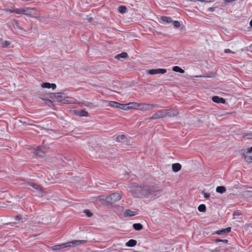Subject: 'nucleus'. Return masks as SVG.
<instances>
[{
	"instance_id": "1",
	"label": "nucleus",
	"mask_w": 252,
	"mask_h": 252,
	"mask_svg": "<svg viewBox=\"0 0 252 252\" xmlns=\"http://www.w3.org/2000/svg\"><path fill=\"white\" fill-rule=\"evenodd\" d=\"M130 191L136 196L140 195L147 197L159 196L161 195V189L159 187H152L150 188L138 186L136 183H132L130 187Z\"/></svg>"
},
{
	"instance_id": "2",
	"label": "nucleus",
	"mask_w": 252,
	"mask_h": 252,
	"mask_svg": "<svg viewBox=\"0 0 252 252\" xmlns=\"http://www.w3.org/2000/svg\"><path fill=\"white\" fill-rule=\"evenodd\" d=\"M50 97L56 102H61L63 103H70L68 100L65 99L64 94L62 93H51Z\"/></svg>"
},
{
	"instance_id": "3",
	"label": "nucleus",
	"mask_w": 252,
	"mask_h": 252,
	"mask_svg": "<svg viewBox=\"0 0 252 252\" xmlns=\"http://www.w3.org/2000/svg\"><path fill=\"white\" fill-rule=\"evenodd\" d=\"M121 195L117 192L113 193L106 197V201L109 203H113L121 200Z\"/></svg>"
},
{
	"instance_id": "4",
	"label": "nucleus",
	"mask_w": 252,
	"mask_h": 252,
	"mask_svg": "<svg viewBox=\"0 0 252 252\" xmlns=\"http://www.w3.org/2000/svg\"><path fill=\"white\" fill-rule=\"evenodd\" d=\"M29 185L32 187V190L35 192V195L36 196H43L44 195L43 192L42 191V188L41 187L34 183H30L29 184Z\"/></svg>"
},
{
	"instance_id": "5",
	"label": "nucleus",
	"mask_w": 252,
	"mask_h": 252,
	"mask_svg": "<svg viewBox=\"0 0 252 252\" xmlns=\"http://www.w3.org/2000/svg\"><path fill=\"white\" fill-rule=\"evenodd\" d=\"M242 151L246 161L248 163L252 162V156L249 155L252 152V146L250 148L243 149Z\"/></svg>"
},
{
	"instance_id": "6",
	"label": "nucleus",
	"mask_w": 252,
	"mask_h": 252,
	"mask_svg": "<svg viewBox=\"0 0 252 252\" xmlns=\"http://www.w3.org/2000/svg\"><path fill=\"white\" fill-rule=\"evenodd\" d=\"M87 243L86 240H73L67 242L68 247L73 248L78 246L84 245Z\"/></svg>"
},
{
	"instance_id": "7",
	"label": "nucleus",
	"mask_w": 252,
	"mask_h": 252,
	"mask_svg": "<svg viewBox=\"0 0 252 252\" xmlns=\"http://www.w3.org/2000/svg\"><path fill=\"white\" fill-rule=\"evenodd\" d=\"M155 106H156V105L155 104L148 103H138V107L137 109L141 111L148 110Z\"/></svg>"
},
{
	"instance_id": "8",
	"label": "nucleus",
	"mask_w": 252,
	"mask_h": 252,
	"mask_svg": "<svg viewBox=\"0 0 252 252\" xmlns=\"http://www.w3.org/2000/svg\"><path fill=\"white\" fill-rule=\"evenodd\" d=\"M164 118L163 110H158L151 117L149 118V120L158 119Z\"/></svg>"
},
{
	"instance_id": "9",
	"label": "nucleus",
	"mask_w": 252,
	"mask_h": 252,
	"mask_svg": "<svg viewBox=\"0 0 252 252\" xmlns=\"http://www.w3.org/2000/svg\"><path fill=\"white\" fill-rule=\"evenodd\" d=\"M166 72V69L164 68L152 69L149 70V74L154 75L156 74H164Z\"/></svg>"
},
{
	"instance_id": "10",
	"label": "nucleus",
	"mask_w": 252,
	"mask_h": 252,
	"mask_svg": "<svg viewBox=\"0 0 252 252\" xmlns=\"http://www.w3.org/2000/svg\"><path fill=\"white\" fill-rule=\"evenodd\" d=\"M212 100L213 102L217 103H222L224 104L225 102V99L222 97H220L218 96H213L212 98Z\"/></svg>"
},
{
	"instance_id": "11",
	"label": "nucleus",
	"mask_w": 252,
	"mask_h": 252,
	"mask_svg": "<svg viewBox=\"0 0 252 252\" xmlns=\"http://www.w3.org/2000/svg\"><path fill=\"white\" fill-rule=\"evenodd\" d=\"M76 115L79 117H87L88 116V113L87 111L84 110H77L74 112Z\"/></svg>"
},
{
	"instance_id": "12",
	"label": "nucleus",
	"mask_w": 252,
	"mask_h": 252,
	"mask_svg": "<svg viewBox=\"0 0 252 252\" xmlns=\"http://www.w3.org/2000/svg\"><path fill=\"white\" fill-rule=\"evenodd\" d=\"M138 213L136 211H133L130 209H126L124 213V216L125 217H132L137 215Z\"/></svg>"
},
{
	"instance_id": "13",
	"label": "nucleus",
	"mask_w": 252,
	"mask_h": 252,
	"mask_svg": "<svg viewBox=\"0 0 252 252\" xmlns=\"http://www.w3.org/2000/svg\"><path fill=\"white\" fill-rule=\"evenodd\" d=\"M41 87L44 88H52L53 90H55L56 88V85L54 83H43L41 85Z\"/></svg>"
},
{
	"instance_id": "14",
	"label": "nucleus",
	"mask_w": 252,
	"mask_h": 252,
	"mask_svg": "<svg viewBox=\"0 0 252 252\" xmlns=\"http://www.w3.org/2000/svg\"><path fill=\"white\" fill-rule=\"evenodd\" d=\"M11 44L9 41L3 40V39H0V46L2 48H8Z\"/></svg>"
},
{
	"instance_id": "15",
	"label": "nucleus",
	"mask_w": 252,
	"mask_h": 252,
	"mask_svg": "<svg viewBox=\"0 0 252 252\" xmlns=\"http://www.w3.org/2000/svg\"><path fill=\"white\" fill-rule=\"evenodd\" d=\"M179 112L175 110H174L172 113L169 112H165L164 111H163L164 118L174 117L177 116Z\"/></svg>"
},
{
	"instance_id": "16",
	"label": "nucleus",
	"mask_w": 252,
	"mask_h": 252,
	"mask_svg": "<svg viewBox=\"0 0 252 252\" xmlns=\"http://www.w3.org/2000/svg\"><path fill=\"white\" fill-rule=\"evenodd\" d=\"M44 153L45 152L42 147H38L34 151V154L39 157H43L44 155Z\"/></svg>"
},
{
	"instance_id": "17",
	"label": "nucleus",
	"mask_w": 252,
	"mask_h": 252,
	"mask_svg": "<svg viewBox=\"0 0 252 252\" xmlns=\"http://www.w3.org/2000/svg\"><path fill=\"white\" fill-rule=\"evenodd\" d=\"M231 231V227H227L217 231L215 233L218 235H222L226 233H228Z\"/></svg>"
},
{
	"instance_id": "18",
	"label": "nucleus",
	"mask_w": 252,
	"mask_h": 252,
	"mask_svg": "<svg viewBox=\"0 0 252 252\" xmlns=\"http://www.w3.org/2000/svg\"><path fill=\"white\" fill-rule=\"evenodd\" d=\"M128 109H137L138 107V103L132 102L128 103Z\"/></svg>"
},
{
	"instance_id": "19",
	"label": "nucleus",
	"mask_w": 252,
	"mask_h": 252,
	"mask_svg": "<svg viewBox=\"0 0 252 252\" xmlns=\"http://www.w3.org/2000/svg\"><path fill=\"white\" fill-rule=\"evenodd\" d=\"M172 168L174 172H177L181 169V165L178 163H174L172 165Z\"/></svg>"
},
{
	"instance_id": "20",
	"label": "nucleus",
	"mask_w": 252,
	"mask_h": 252,
	"mask_svg": "<svg viewBox=\"0 0 252 252\" xmlns=\"http://www.w3.org/2000/svg\"><path fill=\"white\" fill-rule=\"evenodd\" d=\"M115 140L119 142H125L126 140V137L125 135H121L117 136Z\"/></svg>"
},
{
	"instance_id": "21",
	"label": "nucleus",
	"mask_w": 252,
	"mask_h": 252,
	"mask_svg": "<svg viewBox=\"0 0 252 252\" xmlns=\"http://www.w3.org/2000/svg\"><path fill=\"white\" fill-rule=\"evenodd\" d=\"M132 227L135 230L137 231H140L143 228V225L140 223H136L133 224Z\"/></svg>"
},
{
	"instance_id": "22",
	"label": "nucleus",
	"mask_w": 252,
	"mask_h": 252,
	"mask_svg": "<svg viewBox=\"0 0 252 252\" xmlns=\"http://www.w3.org/2000/svg\"><path fill=\"white\" fill-rule=\"evenodd\" d=\"M6 11L14 12L17 14H22V8H16V9H6Z\"/></svg>"
},
{
	"instance_id": "23",
	"label": "nucleus",
	"mask_w": 252,
	"mask_h": 252,
	"mask_svg": "<svg viewBox=\"0 0 252 252\" xmlns=\"http://www.w3.org/2000/svg\"><path fill=\"white\" fill-rule=\"evenodd\" d=\"M137 242L136 240L133 239L129 240L126 243V245L127 247H132L136 245Z\"/></svg>"
},
{
	"instance_id": "24",
	"label": "nucleus",
	"mask_w": 252,
	"mask_h": 252,
	"mask_svg": "<svg viewBox=\"0 0 252 252\" xmlns=\"http://www.w3.org/2000/svg\"><path fill=\"white\" fill-rule=\"evenodd\" d=\"M161 20L166 23H170L172 22V20L171 17L166 16H162L161 17Z\"/></svg>"
},
{
	"instance_id": "25",
	"label": "nucleus",
	"mask_w": 252,
	"mask_h": 252,
	"mask_svg": "<svg viewBox=\"0 0 252 252\" xmlns=\"http://www.w3.org/2000/svg\"><path fill=\"white\" fill-rule=\"evenodd\" d=\"M216 191L218 193H223L226 191V189L224 186H219L216 188Z\"/></svg>"
},
{
	"instance_id": "26",
	"label": "nucleus",
	"mask_w": 252,
	"mask_h": 252,
	"mask_svg": "<svg viewBox=\"0 0 252 252\" xmlns=\"http://www.w3.org/2000/svg\"><path fill=\"white\" fill-rule=\"evenodd\" d=\"M31 8L28 7L25 9H22V14L30 16L31 14Z\"/></svg>"
},
{
	"instance_id": "27",
	"label": "nucleus",
	"mask_w": 252,
	"mask_h": 252,
	"mask_svg": "<svg viewBox=\"0 0 252 252\" xmlns=\"http://www.w3.org/2000/svg\"><path fill=\"white\" fill-rule=\"evenodd\" d=\"M127 57V54L126 52H123L121 54H118L115 56V58L120 59L121 58H126Z\"/></svg>"
},
{
	"instance_id": "28",
	"label": "nucleus",
	"mask_w": 252,
	"mask_h": 252,
	"mask_svg": "<svg viewBox=\"0 0 252 252\" xmlns=\"http://www.w3.org/2000/svg\"><path fill=\"white\" fill-rule=\"evenodd\" d=\"M109 105L113 107L119 108L120 107V103L114 101H110L109 102Z\"/></svg>"
},
{
	"instance_id": "29",
	"label": "nucleus",
	"mask_w": 252,
	"mask_h": 252,
	"mask_svg": "<svg viewBox=\"0 0 252 252\" xmlns=\"http://www.w3.org/2000/svg\"><path fill=\"white\" fill-rule=\"evenodd\" d=\"M172 70L174 71L180 72L181 73H184L185 72L184 70L182 69L181 67H180L178 66H175L173 67Z\"/></svg>"
},
{
	"instance_id": "30",
	"label": "nucleus",
	"mask_w": 252,
	"mask_h": 252,
	"mask_svg": "<svg viewBox=\"0 0 252 252\" xmlns=\"http://www.w3.org/2000/svg\"><path fill=\"white\" fill-rule=\"evenodd\" d=\"M118 11L121 13H125L126 11V7L125 6H120L118 8Z\"/></svg>"
},
{
	"instance_id": "31",
	"label": "nucleus",
	"mask_w": 252,
	"mask_h": 252,
	"mask_svg": "<svg viewBox=\"0 0 252 252\" xmlns=\"http://www.w3.org/2000/svg\"><path fill=\"white\" fill-rule=\"evenodd\" d=\"M198 210L199 212H205L206 210V206L204 204H201L198 207Z\"/></svg>"
},
{
	"instance_id": "32",
	"label": "nucleus",
	"mask_w": 252,
	"mask_h": 252,
	"mask_svg": "<svg viewBox=\"0 0 252 252\" xmlns=\"http://www.w3.org/2000/svg\"><path fill=\"white\" fill-rule=\"evenodd\" d=\"M119 108H120V109H121L122 110H129L128 109V103L125 104H120V103Z\"/></svg>"
},
{
	"instance_id": "33",
	"label": "nucleus",
	"mask_w": 252,
	"mask_h": 252,
	"mask_svg": "<svg viewBox=\"0 0 252 252\" xmlns=\"http://www.w3.org/2000/svg\"><path fill=\"white\" fill-rule=\"evenodd\" d=\"M244 138L245 139H252V132L246 133Z\"/></svg>"
},
{
	"instance_id": "34",
	"label": "nucleus",
	"mask_w": 252,
	"mask_h": 252,
	"mask_svg": "<svg viewBox=\"0 0 252 252\" xmlns=\"http://www.w3.org/2000/svg\"><path fill=\"white\" fill-rule=\"evenodd\" d=\"M173 26L175 28H179L180 26V23L178 21H172V22Z\"/></svg>"
},
{
	"instance_id": "35",
	"label": "nucleus",
	"mask_w": 252,
	"mask_h": 252,
	"mask_svg": "<svg viewBox=\"0 0 252 252\" xmlns=\"http://www.w3.org/2000/svg\"><path fill=\"white\" fill-rule=\"evenodd\" d=\"M42 99L45 101V103L49 106H50L52 103V102L50 99L46 98H43Z\"/></svg>"
},
{
	"instance_id": "36",
	"label": "nucleus",
	"mask_w": 252,
	"mask_h": 252,
	"mask_svg": "<svg viewBox=\"0 0 252 252\" xmlns=\"http://www.w3.org/2000/svg\"><path fill=\"white\" fill-rule=\"evenodd\" d=\"M184 1H200V2H211V1H208V0H183Z\"/></svg>"
},
{
	"instance_id": "37",
	"label": "nucleus",
	"mask_w": 252,
	"mask_h": 252,
	"mask_svg": "<svg viewBox=\"0 0 252 252\" xmlns=\"http://www.w3.org/2000/svg\"><path fill=\"white\" fill-rule=\"evenodd\" d=\"M202 193L203 194L204 198L206 199H209L210 196V193H207L204 191H202Z\"/></svg>"
},
{
	"instance_id": "38",
	"label": "nucleus",
	"mask_w": 252,
	"mask_h": 252,
	"mask_svg": "<svg viewBox=\"0 0 252 252\" xmlns=\"http://www.w3.org/2000/svg\"><path fill=\"white\" fill-rule=\"evenodd\" d=\"M84 212L87 215L88 217H91L93 215V213L88 209L84 210Z\"/></svg>"
},
{
	"instance_id": "39",
	"label": "nucleus",
	"mask_w": 252,
	"mask_h": 252,
	"mask_svg": "<svg viewBox=\"0 0 252 252\" xmlns=\"http://www.w3.org/2000/svg\"><path fill=\"white\" fill-rule=\"evenodd\" d=\"M53 249L54 250H60V249H62V247H61V244L57 245L54 246L53 247Z\"/></svg>"
},
{
	"instance_id": "40",
	"label": "nucleus",
	"mask_w": 252,
	"mask_h": 252,
	"mask_svg": "<svg viewBox=\"0 0 252 252\" xmlns=\"http://www.w3.org/2000/svg\"><path fill=\"white\" fill-rule=\"evenodd\" d=\"M224 53H232V54H235V52H233L231 51V50L229 49H226L224 50Z\"/></svg>"
},
{
	"instance_id": "41",
	"label": "nucleus",
	"mask_w": 252,
	"mask_h": 252,
	"mask_svg": "<svg viewBox=\"0 0 252 252\" xmlns=\"http://www.w3.org/2000/svg\"><path fill=\"white\" fill-rule=\"evenodd\" d=\"M216 242H222L224 243H227L228 241L227 240H221V239H216Z\"/></svg>"
},
{
	"instance_id": "42",
	"label": "nucleus",
	"mask_w": 252,
	"mask_h": 252,
	"mask_svg": "<svg viewBox=\"0 0 252 252\" xmlns=\"http://www.w3.org/2000/svg\"><path fill=\"white\" fill-rule=\"evenodd\" d=\"M61 247H62V249L68 248L67 242L61 244Z\"/></svg>"
},
{
	"instance_id": "43",
	"label": "nucleus",
	"mask_w": 252,
	"mask_h": 252,
	"mask_svg": "<svg viewBox=\"0 0 252 252\" xmlns=\"http://www.w3.org/2000/svg\"><path fill=\"white\" fill-rule=\"evenodd\" d=\"M19 122H20V123H22V124H23V125H30V126H32V125H32V124L28 123H27V122H25V121H22V120H20V121H19Z\"/></svg>"
},
{
	"instance_id": "44",
	"label": "nucleus",
	"mask_w": 252,
	"mask_h": 252,
	"mask_svg": "<svg viewBox=\"0 0 252 252\" xmlns=\"http://www.w3.org/2000/svg\"><path fill=\"white\" fill-rule=\"evenodd\" d=\"M15 218L16 220H19L22 219V217H21V216L18 215V216H16Z\"/></svg>"
},
{
	"instance_id": "45",
	"label": "nucleus",
	"mask_w": 252,
	"mask_h": 252,
	"mask_svg": "<svg viewBox=\"0 0 252 252\" xmlns=\"http://www.w3.org/2000/svg\"><path fill=\"white\" fill-rule=\"evenodd\" d=\"M214 10L215 9L213 7H210L208 9V11L210 12H213Z\"/></svg>"
},
{
	"instance_id": "46",
	"label": "nucleus",
	"mask_w": 252,
	"mask_h": 252,
	"mask_svg": "<svg viewBox=\"0 0 252 252\" xmlns=\"http://www.w3.org/2000/svg\"><path fill=\"white\" fill-rule=\"evenodd\" d=\"M246 192L249 193L251 195H252V191H247Z\"/></svg>"
},
{
	"instance_id": "47",
	"label": "nucleus",
	"mask_w": 252,
	"mask_h": 252,
	"mask_svg": "<svg viewBox=\"0 0 252 252\" xmlns=\"http://www.w3.org/2000/svg\"><path fill=\"white\" fill-rule=\"evenodd\" d=\"M250 26L252 27V19L251 20L250 22Z\"/></svg>"
},
{
	"instance_id": "48",
	"label": "nucleus",
	"mask_w": 252,
	"mask_h": 252,
	"mask_svg": "<svg viewBox=\"0 0 252 252\" xmlns=\"http://www.w3.org/2000/svg\"><path fill=\"white\" fill-rule=\"evenodd\" d=\"M89 104H90V103H89V102H87L86 103H84V104H85L86 106H89Z\"/></svg>"
}]
</instances>
